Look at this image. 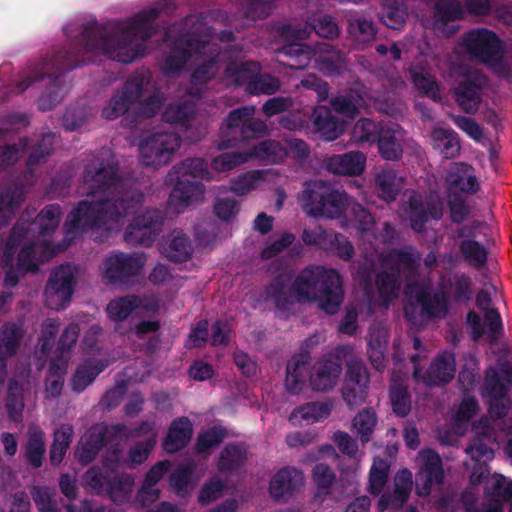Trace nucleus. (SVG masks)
<instances>
[{
	"instance_id": "c756f323",
	"label": "nucleus",
	"mask_w": 512,
	"mask_h": 512,
	"mask_svg": "<svg viewBox=\"0 0 512 512\" xmlns=\"http://www.w3.org/2000/svg\"><path fill=\"white\" fill-rule=\"evenodd\" d=\"M22 338L23 333L15 323L8 322L2 326L0 331V361H3V363L0 367V385H3L7 376L4 361L17 353Z\"/></svg>"
},
{
	"instance_id": "2eb2a0df",
	"label": "nucleus",
	"mask_w": 512,
	"mask_h": 512,
	"mask_svg": "<svg viewBox=\"0 0 512 512\" xmlns=\"http://www.w3.org/2000/svg\"><path fill=\"white\" fill-rule=\"evenodd\" d=\"M406 213L411 229L422 234L430 220L439 221L444 215V203L440 198L424 201L422 196L413 193L408 197Z\"/></svg>"
},
{
	"instance_id": "a19ab883",
	"label": "nucleus",
	"mask_w": 512,
	"mask_h": 512,
	"mask_svg": "<svg viewBox=\"0 0 512 512\" xmlns=\"http://www.w3.org/2000/svg\"><path fill=\"white\" fill-rule=\"evenodd\" d=\"M222 48L219 44L208 42L206 54L208 58L203 61L191 74V83L194 85H203L212 80L217 74V64Z\"/></svg>"
},
{
	"instance_id": "338daca9",
	"label": "nucleus",
	"mask_w": 512,
	"mask_h": 512,
	"mask_svg": "<svg viewBox=\"0 0 512 512\" xmlns=\"http://www.w3.org/2000/svg\"><path fill=\"white\" fill-rule=\"evenodd\" d=\"M227 436V430L221 426H213L199 433L196 438L195 450L197 453H206L218 446Z\"/></svg>"
},
{
	"instance_id": "de8ad7c7",
	"label": "nucleus",
	"mask_w": 512,
	"mask_h": 512,
	"mask_svg": "<svg viewBox=\"0 0 512 512\" xmlns=\"http://www.w3.org/2000/svg\"><path fill=\"white\" fill-rule=\"evenodd\" d=\"M45 240L38 236H30V239L21 247L18 257L17 266L22 272H36L38 271V264L36 256L38 250H43Z\"/></svg>"
},
{
	"instance_id": "473e14b6",
	"label": "nucleus",
	"mask_w": 512,
	"mask_h": 512,
	"mask_svg": "<svg viewBox=\"0 0 512 512\" xmlns=\"http://www.w3.org/2000/svg\"><path fill=\"white\" fill-rule=\"evenodd\" d=\"M108 363L106 360L88 358L85 359L76 368L71 378V389L75 393L83 392L90 384L94 382L97 376L102 373Z\"/></svg>"
},
{
	"instance_id": "774afa93",
	"label": "nucleus",
	"mask_w": 512,
	"mask_h": 512,
	"mask_svg": "<svg viewBox=\"0 0 512 512\" xmlns=\"http://www.w3.org/2000/svg\"><path fill=\"white\" fill-rule=\"evenodd\" d=\"M388 474V463L381 458H376L369 473V492L372 495L377 496L382 492L388 480Z\"/></svg>"
},
{
	"instance_id": "603ef678",
	"label": "nucleus",
	"mask_w": 512,
	"mask_h": 512,
	"mask_svg": "<svg viewBox=\"0 0 512 512\" xmlns=\"http://www.w3.org/2000/svg\"><path fill=\"white\" fill-rule=\"evenodd\" d=\"M484 493L489 496L487 501H498L503 508L504 503L512 502V480L507 481L503 475H494L487 479Z\"/></svg>"
},
{
	"instance_id": "a18cd8bd",
	"label": "nucleus",
	"mask_w": 512,
	"mask_h": 512,
	"mask_svg": "<svg viewBox=\"0 0 512 512\" xmlns=\"http://www.w3.org/2000/svg\"><path fill=\"white\" fill-rule=\"evenodd\" d=\"M30 239L29 233L23 228L22 222H16L12 227L6 243L0 242V265L2 268L13 264L15 253L24 240Z\"/></svg>"
},
{
	"instance_id": "6e6d98bb",
	"label": "nucleus",
	"mask_w": 512,
	"mask_h": 512,
	"mask_svg": "<svg viewBox=\"0 0 512 512\" xmlns=\"http://www.w3.org/2000/svg\"><path fill=\"white\" fill-rule=\"evenodd\" d=\"M463 258L474 268L484 267L488 260V249L475 239H464L458 244Z\"/></svg>"
},
{
	"instance_id": "5fc2aeb1",
	"label": "nucleus",
	"mask_w": 512,
	"mask_h": 512,
	"mask_svg": "<svg viewBox=\"0 0 512 512\" xmlns=\"http://www.w3.org/2000/svg\"><path fill=\"white\" fill-rule=\"evenodd\" d=\"M56 136L53 132L45 133L33 147L26 160L27 170L31 175L36 166L45 163L51 156Z\"/></svg>"
},
{
	"instance_id": "680f3d73",
	"label": "nucleus",
	"mask_w": 512,
	"mask_h": 512,
	"mask_svg": "<svg viewBox=\"0 0 512 512\" xmlns=\"http://www.w3.org/2000/svg\"><path fill=\"white\" fill-rule=\"evenodd\" d=\"M286 154V149L276 140H264L256 145L251 153H248L250 157H255L268 163H277Z\"/></svg>"
},
{
	"instance_id": "dca6fc26",
	"label": "nucleus",
	"mask_w": 512,
	"mask_h": 512,
	"mask_svg": "<svg viewBox=\"0 0 512 512\" xmlns=\"http://www.w3.org/2000/svg\"><path fill=\"white\" fill-rule=\"evenodd\" d=\"M369 383L370 377L365 364L359 360L349 361L342 386V398L350 408L359 406L366 400Z\"/></svg>"
},
{
	"instance_id": "052dcab7",
	"label": "nucleus",
	"mask_w": 512,
	"mask_h": 512,
	"mask_svg": "<svg viewBox=\"0 0 512 512\" xmlns=\"http://www.w3.org/2000/svg\"><path fill=\"white\" fill-rule=\"evenodd\" d=\"M377 424L373 408H364L354 417L352 425L363 444L368 443Z\"/></svg>"
},
{
	"instance_id": "39448f33",
	"label": "nucleus",
	"mask_w": 512,
	"mask_h": 512,
	"mask_svg": "<svg viewBox=\"0 0 512 512\" xmlns=\"http://www.w3.org/2000/svg\"><path fill=\"white\" fill-rule=\"evenodd\" d=\"M511 387L512 364L508 360H498L496 367L486 369L480 395L492 419H504L512 409V398L508 395Z\"/></svg>"
},
{
	"instance_id": "864d4df0",
	"label": "nucleus",
	"mask_w": 512,
	"mask_h": 512,
	"mask_svg": "<svg viewBox=\"0 0 512 512\" xmlns=\"http://www.w3.org/2000/svg\"><path fill=\"white\" fill-rule=\"evenodd\" d=\"M73 427L69 424H62L55 432L53 443L50 447L49 457L53 466H58L72 442Z\"/></svg>"
},
{
	"instance_id": "4468645a",
	"label": "nucleus",
	"mask_w": 512,
	"mask_h": 512,
	"mask_svg": "<svg viewBox=\"0 0 512 512\" xmlns=\"http://www.w3.org/2000/svg\"><path fill=\"white\" fill-rule=\"evenodd\" d=\"M145 261L144 255L118 251L105 259L103 276L112 285L128 284L140 274Z\"/></svg>"
},
{
	"instance_id": "9b49d317",
	"label": "nucleus",
	"mask_w": 512,
	"mask_h": 512,
	"mask_svg": "<svg viewBox=\"0 0 512 512\" xmlns=\"http://www.w3.org/2000/svg\"><path fill=\"white\" fill-rule=\"evenodd\" d=\"M75 285V275L70 264L55 268L44 289L45 305L56 311L65 309L71 302Z\"/></svg>"
},
{
	"instance_id": "ea45409f",
	"label": "nucleus",
	"mask_w": 512,
	"mask_h": 512,
	"mask_svg": "<svg viewBox=\"0 0 512 512\" xmlns=\"http://www.w3.org/2000/svg\"><path fill=\"white\" fill-rule=\"evenodd\" d=\"M280 54L289 58L285 64L293 70H302L309 66L311 59L316 56L315 50L298 41L286 42L280 49Z\"/></svg>"
},
{
	"instance_id": "13d9d810",
	"label": "nucleus",
	"mask_w": 512,
	"mask_h": 512,
	"mask_svg": "<svg viewBox=\"0 0 512 512\" xmlns=\"http://www.w3.org/2000/svg\"><path fill=\"white\" fill-rule=\"evenodd\" d=\"M447 207L449 209V218L453 224L460 225L471 214V207L467 198L457 191L447 192Z\"/></svg>"
},
{
	"instance_id": "ddd939ff",
	"label": "nucleus",
	"mask_w": 512,
	"mask_h": 512,
	"mask_svg": "<svg viewBox=\"0 0 512 512\" xmlns=\"http://www.w3.org/2000/svg\"><path fill=\"white\" fill-rule=\"evenodd\" d=\"M164 215L150 209L133 218L124 232V241L132 246L151 247L162 231Z\"/></svg>"
},
{
	"instance_id": "20e7f679",
	"label": "nucleus",
	"mask_w": 512,
	"mask_h": 512,
	"mask_svg": "<svg viewBox=\"0 0 512 512\" xmlns=\"http://www.w3.org/2000/svg\"><path fill=\"white\" fill-rule=\"evenodd\" d=\"M422 260L421 253L412 245L403 248H392L381 256V264L387 267L375 277V285L380 297L391 299L400 289L401 267L410 275L415 276Z\"/></svg>"
},
{
	"instance_id": "c03bdc74",
	"label": "nucleus",
	"mask_w": 512,
	"mask_h": 512,
	"mask_svg": "<svg viewBox=\"0 0 512 512\" xmlns=\"http://www.w3.org/2000/svg\"><path fill=\"white\" fill-rule=\"evenodd\" d=\"M375 188L382 200L387 203L394 202L401 189L397 182V172L389 167L383 168L375 176Z\"/></svg>"
},
{
	"instance_id": "cd10ccee",
	"label": "nucleus",
	"mask_w": 512,
	"mask_h": 512,
	"mask_svg": "<svg viewBox=\"0 0 512 512\" xmlns=\"http://www.w3.org/2000/svg\"><path fill=\"white\" fill-rule=\"evenodd\" d=\"M312 31L318 36L328 39H333L339 34L338 25L330 15H323L314 19L312 23L302 29H296L290 24L283 27V34L296 40L307 38Z\"/></svg>"
},
{
	"instance_id": "f257e3e1",
	"label": "nucleus",
	"mask_w": 512,
	"mask_h": 512,
	"mask_svg": "<svg viewBox=\"0 0 512 512\" xmlns=\"http://www.w3.org/2000/svg\"><path fill=\"white\" fill-rule=\"evenodd\" d=\"M159 14V9L151 7L139 11L126 21L99 24L94 20L84 24L78 39L42 58L32 72L18 82V91L24 92L33 83L49 79L48 87L38 99V108L43 112L51 110L63 98L62 75L91 63L95 55L102 54L125 64L143 57L145 44H134L133 40H149L154 33L152 24Z\"/></svg>"
},
{
	"instance_id": "0e129e2a",
	"label": "nucleus",
	"mask_w": 512,
	"mask_h": 512,
	"mask_svg": "<svg viewBox=\"0 0 512 512\" xmlns=\"http://www.w3.org/2000/svg\"><path fill=\"white\" fill-rule=\"evenodd\" d=\"M390 402L397 416H407L411 410V395L408 387L401 382L393 383L390 387Z\"/></svg>"
},
{
	"instance_id": "f3484780",
	"label": "nucleus",
	"mask_w": 512,
	"mask_h": 512,
	"mask_svg": "<svg viewBox=\"0 0 512 512\" xmlns=\"http://www.w3.org/2000/svg\"><path fill=\"white\" fill-rule=\"evenodd\" d=\"M487 78L479 72H471L452 89L458 106L467 114H475L482 101V92Z\"/></svg>"
},
{
	"instance_id": "aec40b11",
	"label": "nucleus",
	"mask_w": 512,
	"mask_h": 512,
	"mask_svg": "<svg viewBox=\"0 0 512 512\" xmlns=\"http://www.w3.org/2000/svg\"><path fill=\"white\" fill-rule=\"evenodd\" d=\"M175 186L172 189L168 205L176 213H181L194 201L203 196L204 185L199 180H189L174 176Z\"/></svg>"
},
{
	"instance_id": "4be33fe9",
	"label": "nucleus",
	"mask_w": 512,
	"mask_h": 512,
	"mask_svg": "<svg viewBox=\"0 0 512 512\" xmlns=\"http://www.w3.org/2000/svg\"><path fill=\"white\" fill-rule=\"evenodd\" d=\"M395 488L393 493H383L377 503L380 512L388 508L399 509L408 500L412 490V473L408 469L397 472L394 478Z\"/></svg>"
},
{
	"instance_id": "a878e982",
	"label": "nucleus",
	"mask_w": 512,
	"mask_h": 512,
	"mask_svg": "<svg viewBox=\"0 0 512 512\" xmlns=\"http://www.w3.org/2000/svg\"><path fill=\"white\" fill-rule=\"evenodd\" d=\"M193 435V426L186 416L174 419L162 441L163 449L169 453H177L185 448Z\"/></svg>"
},
{
	"instance_id": "09e8293b",
	"label": "nucleus",
	"mask_w": 512,
	"mask_h": 512,
	"mask_svg": "<svg viewBox=\"0 0 512 512\" xmlns=\"http://www.w3.org/2000/svg\"><path fill=\"white\" fill-rule=\"evenodd\" d=\"M364 104L363 96L356 90H349L331 100L332 109L347 118L354 119L359 114V108Z\"/></svg>"
},
{
	"instance_id": "bf43d9fd",
	"label": "nucleus",
	"mask_w": 512,
	"mask_h": 512,
	"mask_svg": "<svg viewBox=\"0 0 512 512\" xmlns=\"http://www.w3.org/2000/svg\"><path fill=\"white\" fill-rule=\"evenodd\" d=\"M491 439V434L487 432L478 433L470 440L466 453L477 462L492 459L494 457V450L491 447Z\"/></svg>"
},
{
	"instance_id": "6e6552de",
	"label": "nucleus",
	"mask_w": 512,
	"mask_h": 512,
	"mask_svg": "<svg viewBox=\"0 0 512 512\" xmlns=\"http://www.w3.org/2000/svg\"><path fill=\"white\" fill-rule=\"evenodd\" d=\"M85 487L98 496H106L116 504L126 503L132 494L134 477L129 473L111 475L93 466L83 475Z\"/></svg>"
},
{
	"instance_id": "3c124183",
	"label": "nucleus",
	"mask_w": 512,
	"mask_h": 512,
	"mask_svg": "<svg viewBox=\"0 0 512 512\" xmlns=\"http://www.w3.org/2000/svg\"><path fill=\"white\" fill-rule=\"evenodd\" d=\"M432 139L435 142V148L440 151L444 158L453 159L459 154V138L453 130L435 128L432 131Z\"/></svg>"
},
{
	"instance_id": "f03ea898",
	"label": "nucleus",
	"mask_w": 512,
	"mask_h": 512,
	"mask_svg": "<svg viewBox=\"0 0 512 512\" xmlns=\"http://www.w3.org/2000/svg\"><path fill=\"white\" fill-rule=\"evenodd\" d=\"M83 183L86 196L102 194L97 201L82 200L67 216V236L99 229L108 223H117L133 214L144 200L141 190L125 182L118 174V166L107 160L94 158L85 165Z\"/></svg>"
},
{
	"instance_id": "9d476101",
	"label": "nucleus",
	"mask_w": 512,
	"mask_h": 512,
	"mask_svg": "<svg viewBox=\"0 0 512 512\" xmlns=\"http://www.w3.org/2000/svg\"><path fill=\"white\" fill-rule=\"evenodd\" d=\"M149 83V72H137L133 74L124 83L122 89L113 94L108 105L102 110V117L108 120H114L124 115L128 112L130 106L143 96Z\"/></svg>"
},
{
	"instance_id": "4c0bfd02",
	"label": "nucleus",
	"mask_w": 512,
	"mask_h": 512,
	"mask_svg": "<svg viewBox=\"0 0 512 512\" xmlns=\"http://www.w3.org/2000/svg\"><path fill=\"white\" fill-rule=\"evenodd\" d=\"M308 370V356L292 357L286 366L285 387L291 394H299L304 386Z\"/></svg>"
},
{
	"instance_id": "f8f14e48",
	"label": "nucleus",
	"mask_w": 512,
	"mask_h": 512,
	"mask_svg": "<svg viewBox=\"0 0 512 512\" xmlns=\"http://www.w3.org/2000/svg\"><path fill=\"white\" fill-rule=\"evenodd\" d=\"M208 41L200 39L191 32L181 33L175 37L166 56L163 71L167 74L181 72L193 54L206 55Z\"/></svg>"
},
{
	"instance_id": "1a4fd4ad",
	"label": "nucleus",
	"mask_w": 512,
	"mask_h": 512,
	"mask_svg": "<svg viewBox=\"0 0 512 512\" xmlns=\"http://www.w3.org/2000/svg\"><path fill=\"white\" fill-rule=\"evenodd\" d=\"M181 138L175 132L157 131L139 145V152L145 166L158 168L170 162L179 149Z\"/></svg>"
},
{
	"instance_id": "37998d69",
	"label": "nucleus",
	"mask_w": 512,
	"mask_h": 512,
	"mask_svg": "<svg viewBox=\"0 0 512 512\" xmlns=\"http://www.w3.org/2000/svg\"><path fill=\"white\" fill-rule=\"evenodd\" d=\"M377 143L380 156L386 161H398L403 155V147L396 136V131L387 126L380 128Z\"/></svg>"
},
{
	"instance_id": "2f4dec72",
	"label": "nucleus",
	"mask_w": 512,
	"mask_h": 512,
	"mask_svg": "<svg viewBox=\"0 0 512 512\" xmlns=\"http://www.w3.org/2000/svg\"><path fill=\"white\" fill-rule=\"evenodd\" d=\"M415 299L420 305V314L428 319L444 317L448 313L449 299L444 293H431L428 289L421 288Z\"/></svg>"
},
{
	"instance_id": "7c9ffc66",
	"label": "nucleus",
	"mask_w": 512,
	"mask_h": 512,
	"mask_svg": "<svg viewBox=\"0 0 512 512\" xmlns=\"http://www.w3.org/2000/svg\"><path fill=\"white\" fill-rule=\"evenodd\" d=\"M341 370V365L332 359L318 362L309 378L312 389L318 392L329 391L336 385Z\"/></svg>"
},
{
	"instance_id": "bb28decb",
	"label": "nucleus",
	"mask_w": 512,
	"mask_h": 512,
	"mask_svg": "<svg viewBox=\"0 0 512 512\" xmlns=\"http://www.w3.org/2000/svg\"><path fill=\"white\" fill-rule=\"evenodd\" d=\"M455 356L451 352L439 354L428 367L424 382L428 386H441L449 383L455 376Z\"/></svg>"
},
{
	"instance_id": "72a5a7b5",
	"label": "nucleus",
	"mask_w": 512,
	"mask_h": 512,
	"mask_svg": "<svg viewBox=\"0 0 512 512\" xmlns=\"http://www.w3.org/2000/svg\"><path fill=\"white\" fill-rule=\"evenodd\" d=\"M471 170H473L472 166L467 163L456 164L446 177L448 184L447 192L457 191L461 194H476L480 186L477 177L469 173Z\"/></svg>"
},
{
	"instance_id": "8fccbe9b",
	"label": "nucleus",
	"mask_w": 512,
	"mask_h": 512,
	"mask_svg": "<svg viewBox=\"0 0 512 512\" xmlns=\"http://www.w3.org/2000/svg\"><path fill=\"white\" fill-rule=\"evenodd\" d=\"M325 54L316 57L317 69L327 76H338L345 68V57L340 51H336L329 44H325Z\"/></svg>"
},
{
	"instance_id": "e2e57ef3",
	"label": "nucleus",
	"mask_w": 512,
	"mask_h": 512,
	"mask_svg": "<svg viewBox=\"0 0 512 512\" xmlns=\"http://www.w3.org/2000/svg\"><path fill=\"white\" fill-rule=\"evenodd\" d=\"M195 114L194 106L188 102L170 103L165 108L162 118L170 124L186 126Z\"/></svg>"
},
{
	"instance_id": "4d7b16f0",
	"label": "nucleus",
	"mask_w": 512,
	"mask_h": 512,
	"mask_svg": "<svg viewBox=\"0 0 512 512\" xmlns=\"http://www.w3.org/2000/svg\"><path fill=\"white\" fill-rule=\"evenodd\" d=\"M139 304V298L136 295L121 296L108 303L106 313L112 321H124L139 307Z\"/></svg>"
},
{
	"instance_id": "49530a36",
	"label": "nucleus",
	"mask_w": 512,
	"mask_h": 512,
	"mask_svg": "<svg viewBox=\"0 0 512 512\" xmlns=\"http://www.w3.org/2000/svg\"><path fill=\"white\" fill-rule=\"evenodd\" d=\"M6 411L10 420L19 423L23 419L24 387L23 384L12 378L8 382L6 396Z\"/></svg>"
},
{
	"instance_id": "423d86ee",
	"label": "nucleus",
	"mask_w": 512,
	"mask_h": 512,
	"mask_svg": "<svg viewBox=\"0 0 512 512\" xmlns=\"http://www.w3.org/2000/svg\"><path fill=\"white\" fill-rule=\"evenodd\" d=\"M302 208L313 217L339 218L346 210L347 194L323 180L309 183L302 193Z\"/></svg>"
},
{
	"instance_id": "7ed1b4c3",
	"label": "nucleus",
	"mask_w": 512,
	"mask_h": 512,
	"mask_svg": "<svg viewBox=\"0 0 512 512\" xmlns=\"http://www.w3.org/2000/svg\"><path fill=\"white\" fill-rule=\"evenodd\" d=\"M293 296L298 303H318L322 311L334 315L344 300L343 279L335 269L309 265L297 274L290 287L289 278L278 274L261 293L264 301L272 302L282 312L291 310Z\"/></svg>"
},
{
	"instance_id": "412c9836",
	"label": "nucleus",
	"mask_w": 512,
	"mask_h": 512,
	"mask_svg": "<svg viewBox=\"0 0 512 512\" xmlns=\"http://www.w3.org/2000/svg\"><path fill=\"white\" fill-rule=\"evenodd\" d=\"M304 482L302 471L293 466L279 469L269 483V494L275 500L292 496Z\"/></svg>"
},
{
	"instance_id": "f704fd0d",
	"label": "nucleus",
	"mask_w": 512,
	"mask_h": 512,
	"mask_svg": "<svg viewBox=\"0 0 512 512\" xmlns=\"http://www.w3.org/2000/svg\"><path fill=\"white\" fill-rule=\"evenodd\" d=\"M248 460V447L243 442L227 443L220 452L217 468L221 473H234Z\"/></svg>"
},
{
	"instance_id": "c9c22d12",
	"label": "nucleus",
	"mask_w": 512,
	"mask_h": 512,
	"mask_svg": "<svg viewBox=\"0 0 512 512\" xmlns=\"http://www.w3.org/2000/svg\"><path fill=\"white\" fill-rule=\"evenodd\" d=\"M25 187L18 183L0 190V226H5L25 200Z\"/></svg>"
},
{
	"instance_id": "c85d7f7f",
	"label": "nucleus",
	"mask_w": 512,
	"mask_h": 512,
	"mask_svg": "<svg viewBox=\"0 0 512 512\" xmlns=\"http://www.w3.org/2000/svg\"><path fill=\"white\" fill-rule=\"evenodd\" d=\"M366 157L360 151L333 155L326 160L328 171L337 175L359 176L365 169Z\"/></svg>"
},
{
	"instance_id": "58836bf2",
	"label": "nucleus",
	"mask_w": 512,
	"mask_h": 512,
	"mask_svg": "<svg viewBox=\"0 0 512 512\" xmlns=\"http://www.w3.org/2000/svg\"><path fill=\"white\" fill-rule=\"evenodd\" d=\"M45 453L46 447L43 431L36 427L29 428L23 451L26 463L34 469L40 468L43 465Z\"/></svg>"
},
{
	"instance_id": "a211bd4d",
	"label": "nucleus",
	"mask_w": 512,
	"mask_h": 512,
	"mask_svg": "<svg viewBox=\"0 0 512 512\" xmlns=\"http://www.w3.org/2000/svg\"><path fill=\"white\" fill-rule=\"evenodd\" d=\"M422 463L416 474V493L426 497L431 493L433 485L443 483L444 470L440 455L428 449L421 452Z\"/></svg>"
},
{
	"instance_id": "79ce46f5",
	"label": "nucleus",
	"mask_w": 512,
	"mask_h": 512,
	"mask_svg": "<svg viewBox=\"0 0 512 512\" xmlns=\"http://www.w3.org/2000/svg\"><path fill=\"white\" fill-rule=\"evenodd\" d=\"M174 176L188 179L192 177L196 179H210V172L208 170V163L203 158H187L181 163L175 164L168 173L167 179L174 180Z\"/></svg>"
},
{
	"instance_id": "393cba45",
	"label": "nucleus",
	"mask_w": 512,
	"mask_h": 512,
	"mask_svg": "<svg viewBox=\"0 0 512 512\" xmlns=\"http://www.w3.org/2000/svg\"><path fill=\"white\" fill-rule=\"evenodd\" d=\"M311 120L315 132L325 141H334L343 134L344 126L342 121L333 115L329 107H315Z\"/></svg>"
},
{
	"instance_id": "69168bd1",
	"label": "nucleus",
	"mask_w": 512,
	"mask_h": 512,
	"mask_svg": "<svg viewBox=\"0 0 512 512\" xmlns=\"http://www.w3.org/2000/svg\"><path fill=\"white\" fill-rule=\"evenodd\" d=\"M330 415V407L325 403L309 402L295 409L292 418L299 417L306 424H312L327 418Z\"/></svg>"
},
{
	"instance_id": "0eeeda50",
	"label": "nucleus",
	"mask_w": 512,
	"mask_h": 512,
	"mask_svg": "<svg viewBox=\"0 0 512 512\" xmlns=\"http://www.w3.org/2000/svg\"><path fill=\"white\" fill-rule=\"evenodd\" d=\"M463 45L471 58L491 66L501 76L509 75L504 44L495 32L485 28L471 30L465 34Z\"/></svg>"
},
{
	"instance_id": "b1692460",
	"label": "nucleus",
	"mask_w": 512,
	"mask_h": 512,
	"mask_svg": "<svg viewBox=\"0 0 512 512\" xmlns=\"http://www.w3.org/2000/svg\"><path fill=\"white\" fill-rule=\"evenodd\" d=\"M441 288L446 291L454 303L468 304L475 295V285L472 277L465 272H455L446 280L441 281Z\"/></svg>"
},
{
	"instance_id": "5701e85b",
	"label": "nucleus",
	"mask_w": 512,
	"mask_h": 512,
	"mask_svg": "<svg viewBox=\"0 0 512 512\" xmlns=\"http://www.w3.org/2000/svg\"><path fill=\"white\" fill-rule=\"evenodd\" d=\"M160 250L169 261L185 263L191 259L194 248L192 241L185 233L174 229L163 239Z\"/></svg>"
},
{
	"instance_id": "6ab92c4d",
	"label": "nucleus",
	"mask_w": 512,
	"mask_h": 512,
	"mask_svg": "<svg viewBox=\"0 0 512 512\" xmlns=\"http://www.w3.org/2000/svg\"><path fill=\"white\" fill-rule=\"evenodd\" d=\"M61 218V207L58 204L46 205L34 220L25 219L21 215L18 222L23 223V228L30 236H38L41 239L50 237L59 226Z\"/></svg>"
},
{
	"instance_id": "e433bc0d",
	"label": "nucleus",
	"mask_w": 512,
	"mask_h": 512,
	"mask_svg": "<svg viewBox=\"0 0 512 512\" xmlns=\"http://www.w3.org/2000/svg\"><path fill=\"white\" fill-rule=\"evenodd\" d=\"M411 81L415 88L425 97L434 102L441 100L440 85L436 77L422 65H415L409 69Z\"/></svg>"
}]
</instances>
